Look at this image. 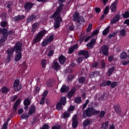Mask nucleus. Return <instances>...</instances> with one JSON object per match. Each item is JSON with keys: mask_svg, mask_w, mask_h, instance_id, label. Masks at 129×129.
<instances>
[{"mask_svg": "<svg viewBox=\"0 0 129 129\" xmlns=\"http://www.w3.org/2000/svg\"><path fill=\"white\" fill-rule=\"evenodd\" d=\"M98 33H99V30H96L92 33L91 37H96L98 35Z\"/></svg>", "mask_w": 129, "mask_h": 129, "instance_id": "32", "label": "nucleus"}, {"mask_svg": "<svg viewBox=\"0 0 129 129\" xmlns=\"http://www.w3.org/2000/svg\"><path fill=\"white\" fill-rule=\"evenodd\" d=\"M54 53V51L53 50H50L48 52V56H52Z\"/></svg>", "mask_w": 129, "mask_h": 129, "instance_id": "62", "label": "nucleus"}, {"mask_svg": "<svg viewBox=\"0 0 129 129\" xmlns=\"http://www.w3.org/2000/svg\"><path fill=\"white\" fill-rule=\"evenodd\" d=\"M41 129H49V125L44 124Z\"/></svg>", "mask_w": 129, "mask_h": 129, "instance_id": "50", "label": "nucleus"}, {"mask_svg": "<svg viewBox=\"0 0 129 129\" xmlns=\"http://www.w3.org/2000/svg\"><path fill=\"white\" fill-rule=\"evenodd\" d=\"M88 103H89V100H87L86 101V102L85 104H84L82 109H84L86 106H87V104H88Z\"/></svg>", "mask_w": 129, "mask_h": 129, "instance_id": "47", "label": "nucleus"}, {"mask_svg": "<svg viewBox=\"0 0 129 129\" xmlns=\"http://www.w3.org/2000/svg\"><path fill=\"white\" fill-rule=\"evenodd\" d=\"M99 111L96 110L93 108H88L87 109L84 111L83 114V117H86V116H91L93 114H98Z\"/></svg>", "mask_w": 129, "mask_h": 129, "instance_id": "3", "label": "nucleus"}, {"mask_svg": "<svg viewBox=\"0 0 129 129\" xmlns=\"http://www.w3.org/2000/svg\"><path fill=\"white\" fill-rule=\"evenodd\" d=\"M47 94H48V91H44V92L42 95V97H44V98H46V96H47Z\"/></svg>", "mask_w": 129, "mask_h": 129, "instance_id": "55", "label": "nucleus"}, {"mask_svg": "<svg viewBox=\"0 0 129 129\" xmlns=\"http://www.w3.org/2000/svg\"><path fill=\"white\" fill-rule=\"evenodd\" d=\"M21 117L23 119H28V118H29V114H23L21 115Z\"/></svg>", "mask_w": 129, "mask_h": 129, "instance_id": "40", "label": "nucleus"}, {"mask_svg": "<svg viewBox=\"0 0 129 129\" xmlns=\"http://www.w3.org/2000/svg\"><path fill=\"white\" fill-rule=\"evenodd\" d=\"M77 23L79 24H82L84 22V18L81 17L77 21Z\"/></svg>", "mask_w": 129, "mask_h": 129, "instance_id": "33", "label": "nucleus"}, {"mask_svg": "<svg viewBox=\"0 0 129 129\" xmlns=\"http://www.w3.org/2000/svg\"><path fill=\"white\" fill-rule=\"evenodd\" d=\"M116 7H117V1H115L110 6V9L112 12L114 13L116 11Z\"/></svg>", "mask_w": 129, "mask_h": 129, "instance_id": "11", "label": "nucleus"}, {"mask_svg": "<svg viewBox=\"0 0 129 129\" xmlns=\"http://www.w3.org/2000/svg\"><path fill=\"white\" fill-rule=\"evenodd\" d=\"M33 6H34V4L30 3H26L24 6V8L25 10H30V9H32L33 7Z\"/></svg>", "mask_w": 129, "mask_h": 129, "instance_id": "19", "label": "nucleus"}, {"mask_svg": "<svg viewBox=\"0 0 129 129\" xmlns=\"http://www.w3.org/2000/svg\"><path fill=\"white\" fill-rule=\"evenodd\" d=\"M105 115V111H102L100 113V117H103Z\"/></svg>", "mask_w": 129, "mask_h": 129, "instance_id": "52", "label": "nucleus"}, {"mask_svg": "<svg viewBox=\"0 0 129 129\" xmlns=\"http://www.w3.org/2000/svg\"><path fill=\"white\" fill-rule=\"evenodd\" d=\"M123 18H124V19H126V18H129V12H125L124 14H123Z\"/></svg>", "mask_w": 129, "mask_h": 129, "instance_id": "44", "label": "nucleus"}, {"mask_svg": "<svg viewBox=\"0 0 129 129\" xmlns=\"http://www.w3.org/2000/svg\"><path fill=\"white\" fill-rule=\"evenodd\" d=\"M7 40V37L2 36L0 40V47L4 45V42Z\"/></svg>", "mask_w": 129, "mask_h": 129, "instance_id": "27", "label": "nucleus"}, {"mask_svg": "<svg viewBox=\"0 0 129 129\" xmlns=\"http://www.w3.org/2000/svg\"><path fill=\"white\" fill-rule=\"evenodd\" d=\"M59 102H60V103L61 104H62V105H65L66 104V102H67L66 97H65L64 96L61 97Z\"/></svg>", "mask_w": 129, "mask_h": 129, "instance_id": "24", "label": "nucleus"}, {"mask_svg": "<svg viewBox=\"0 0 129 129\" xmlns=\"http://www.w3.org/2000/svg\"><path fill=\"white\" fill-rule=\"evenodd\" d=\"M48 44H49V42H48V41L46 40H44L42 41L41 43V46L42 47H46Z\"/></svg>", "mask_w": 129, "mask_h": 129, "instance_id": "35", "label": "nucleus"}, {"mask_svg": "<svg viewBox=\"0 0 129 129\" xmlns=\"http://www.w3.org/2000/svg\"><path fill=\"white\" fill-rule=\"evenodd\" d=\"M109 10V8H108V7H106L104 11V14L107 15V14L108 13Z\"/></svg>", "mask_w": 129, "mask_h": 129, "instance_id": "46", "label": "nucleus"}, {"mask_svg": "<svg viewBox=\"0 0 129 129\" xmlns=\"http://www.w3.org/2000/svg\"><path fill=\"white\" fill-rule=\"evenodd\" d=\"M61 11H62V7H58L56 12L51 16V18L54 19L55 21V23L54 24L55 29H58L60 26V22H62V18H61V16H60Z\"/></svg>", "mask_w": 129, "mask_h": 129, "instance_id": "2", "label": "nucleus"}, {"mask_svg": "<svg viewBox=\"0 0 129 129\" xmlns=\"http://www.w3.org/2000/svg\"><path fill=\"white\" fill-rule=\"evenodd\" d=\"M58 61L60 64L63 65V64H64V63H65V61H66V57H65V56H64L63 55H61L58 57Z\"/></svg>", "mask_w": 129, "mask_h": 129, "instance_id": "14", "label": "nucleus"}, {"mask_svg": "<svg viewBox=\"0 0 129 129\" xmlns=\"http://www.w3.org/2000/svg\"><path fill=\"white\" fill-rule=\"evenodd\" d=\"M45 98L44 97H42L41 99V100L40 102V104H44L45 103Z\"/></svg>", "mask_w": 129, "mask_h": 129, "instance_id": "58", "label": "nucleus"}, {"mask_svg": "<svg viewBox=\"0 0 129 129\" xmlns=\"http://www.w3.org/2000/svg\"><path fill=\"white\" fill-rule=\"evenodd\" d=\"M61 128V126H60V125H57L55 126H53L51 129H60Z\"/></svg>", "mask_w": 129, "mask_h": 129, "instance_id": "53", "label": "nucleus"}, {"mask_svg": "<svg viewBox=\"0 0 129 129\" xmlns=\"http://www.w3.org/2000/svg\"><path fill=\"white\" fill-rule=\"evenodd\" d=\"M36 17L34 15H32L28 18V22H32L34 19H35Z\"/></svg>", "mask_w": 129, "mask_h": 129, "instance_id": "45", "label": "nucleus"}, {"mask_svg": "<svg viewBox=\"0 0 129 129\" xmlns=\"http://www.w3.org/2000/svg\"><path fill=\"white\" fill-rule=\"evenodd\" d=\"M8 128V122L4 123L2 129H7Z\"/></svg>", "mask_w": 129, "mask_h": 129, "instance_id": "51", "label": "nucleus"}, {"mask_svg": "<svg viewBox=\"0 0 129 129\" xmlns=\"http://www.w3.org/2000/svg\"><path fill=\"white\" fill-rule=\"evenodd\" d=\"M124 24L125 25H127V26H129V19H126L124 21Z\"/></svg>", "mask_w": 129, "mask_h": 129, "instance_id": "59", "label": "nucleus"}, {"mask_svg": "<svg viewBox=\"0 0 129 129\" xmlns=\"http://www.w3.org/2000/svg\"><path fill=\"white\" fill-rule=\"evenodd\" d=\"M15 49L16 53H19L16 54L15 61H20V60L22 59V53L20 52L22 50V43H18L15 45L14 48H9L7 50V53L8 55V60H9V61L11 60V57L13 56L14 52H15Z\"/></svg>", "mask_w": 129, "mask_h": 129, "instance_id": "1", "label": "nucleus"}, {"mask_svg": "<svg viewBox=\"0 0 129 129\" xmlns=\"http://www.w3.org/2000/svg\"><path fill=\"white\" fill-rule=\"evenodd\" d=\"M120 34L121 36H122V37H124L126 35V31L124 30V29H122L120 31Z\"/></svg>", "mask_w": 129, "mask_h": 129, "instance_id": "42", "label": "nucleus"}, {"mask_svg": "<svg viewBox=\"0 0 129 129\" xmlns=\"http://www.w3.org/2000/svg\"><path fill=\"white\" fill-rule=\"evenodd\" d=\"M60 91L61 93H64V92H67L68 91H69V87L66 86V85H63L60 89Z\"/></svg>", "mask_w": 129, "mask_h": 129, "instance_id": "16", "label": "nucleus"}, {"mask_svg": "<svg viewBox=\"0 0 129 129\" xmlns=\"http://www.w3.org/2000/svg\"><path fill=\"white\" fill-rule=\"evenodd\" d=\"M24 112V110L23 109H19L18 110V114H22Z\"/></svg>", "mask_w": 129, "mask_h": 129, "instance_id": "61", "label": "nucleus"}, {"mask_svg": "<svg viewBox=\"0 0 129 129\" xmlns=\"http://www.w3.org/2000/svg\"><path fill=\"white\" fill-rule=\"evenodd\" d=\"M109 129H115V127H114V125H113V124H112L109 126Z\"/></svg>", "mask_w": 129, "mask_h": 129, "instance_id": "64", "label": "nucleus"}, {"mask_svg": "<svg viewBox=\"0 0 129 129\" xmlns=\"http://www.w3.org/2000/svg\"><path fill=\"white\" fill-rule=\"evenodd\" d=\"M47 42H49V43L54 40V35H51L49 36V37L46 39Z\"/></svg>", "mask_w": 129, "mask_h": 129, "instance_id": "34", "label": "nucleus"}, {"mask_svg": "<svg viewBox=\"0 0 129 129\" xmlns=\"http://www.w3.org/2000/svg\"><path fill=\"white\" fill-rule=\"evenodd\" d=\"M116 86H117V83L114 82L111 84V88H114V87H116Z\"/></svg>", "mask_w": 129, "mask_h": 129, "instance_id": "48", "label": "nucleus"}, {"mask_svg": "<svg viewBox=\"0 0 129 129\" xmlns=\"http://www.w3.org/2000/svg\"><path fill=\"white\" fill-rule=\"evenodd\" d=\"M78 47V44H75L73 46L71 47L69 49V54H72L73 52H74V50L76 49H77V47Z\"/></svg>", "mask_w": 129, "mask_h": 129, "instance_id": "17", "label": "nucleus"}, {"mask_svg": "<svg viewBox=\"0 0 129 129\" xmlns=\"http://www.w3.org/2000/svg\"><path fill=\"white\" fill-rule=\"evenodd\" d=\"M79 18V13L78 12H75L73 16V20L75 21H77L78 19Z\"/></svg>", "mask_w": 129, "mask_h": 129, "instance_id": "21", "label": "nucleus"}, {"mask_svg": "<svg viewBox=\"0 0 129 129\" xmlns=\"http://www.w3.org/2000/svg\"><path fill=\"white\" fill-rule=\"evenodd\" d=\"M74 93H75V89H73L71 90L68 94L69 98H71V97H72V96H73V95H74Z\"/></svg>", "mask_w": 129, "mask_h": 129, "instance_id": "23", "label": "nucleus"}, {"mask_svg": "<svg viewBox=\"0 0 129 129\" xmlns=\"http://www.w3.org/2000/svg\"><path fill=\"white\" fill-rule=\"evenodd\" d=\"M36 112V107L34 105H31L29 109V112L28 114L29 115H32V114H34Z\"/></svg>", "mask_w": 129, "mask_h": 129, "instance_id": "9", "label": "nucleus"}, {"mask_svg": "<svg viewBox=\"0 0 129 129\" xmlns=\"http://www.w3.org/2000/svg\"><path fill=\"white\" fill-rule=\"evenodd\" d=\"M20 103H21V99H18L15 102L14 105V109H15V110H16L17 107H18V105H19V104H20Z\"/></svg>", "mask_w": 129, "mask_h": 129, "instance_id": "25", "label": "nucleus"}, {"mask_svg": "<svg viewBox=\"0 0 129 129\" xmlns=\"http://www.w3.org/2000/svg\"><path fill=\"white\" fill-rule=\"evenodd\" d=\"M95 39H92L90 43H88L87 44V47L88 49H92V48H93V46H94V44H95Z\"/></svg>", "mask_w": 129, "mask_h": 129, "instance_id": "13", "label": "nucleus"}, {"mask_svg": "<svg viewBox=\"0 0 129 129\" xmlns=\"http://www.w3.org/2000/svg\"><path fill=\"white\" fill-rule=\"evenodd\" d=\"M24 105H26V106L30 105V104H31V102H30V100L28 99H26L24 100Z\"/></svg>", "mask_w": 129, "mask_h": 129, "instance_id": "38", "label": "nucleus"}, {"mask_svg": "<svg viewBox=\"0 0 129 129\" xmlns=\"http://www.w3.org/2000/svg\"><path fill=\"white\" fill-rule=\"evenodd\" d=\"M109 122L108 121H106L103 122L101 124V129H108Z\"/></svg>", "mask_w": 129, "mask_h": 129, "instance_id": "20", "label": "nucleus"}, {"mask_svg": "<svg viewBox=\"0 0 129 129\" xmlns=\"http://www.w3.org/2000/svg\"><path fill=\"white\" fill-rule=\"evenodd\" d=\"M114 70H115V68H114V67H112V68L109 69L108 72L109 76H110V75H111V74H112V72H113V71H114Z\"/></svg>", "mask_w": 129, "mask_h": 129, "instance_id": "36", "label": "nucleus"}, {"mask_svg": "<svg viewBox=\"0 0 129 129\" xmlns=\"http://www.w3.org/2000/svg\"><path fill=\"white\" fill-rule=\"evenodd\" d=\"M113 60V56H111L108 57L109 62H111Z\"/></svg>", "mask_w": 129, "mask_h": 129, "instance_id": "63", "label": "nucleus"}, {"mask_svg": "<svg viewBox=\"0 0 129 129\" xmlns=\"http://www.w3.org/2000/svg\"><path fill=\"white\" fill-rule=\"evenodd\" d=\"M83 60V58L81 57H80L77 59V61L78 63H81V62H82Z\"/></svg>", "mask_w": 129, "mask_h": 129, "instance_id": "54", "label": "nucleus"}, {"mask_svg": "<svg viewBox=\"0 0 129 129\" xmlns=\"http://www.w3.org/2000/svg\"><path fill=\"white\" fill-rule=\"evenodd\" d=\"M74 109H75L74 106H71L68 109V110H69L68 111H69H69H73V110H74Z\"/></svg>", "mask_w": 129, "mask_h": 129, "instance_id": "56", "label": "nucleus"}, {"mask_svg": "<svg viewBox=\"0 0 129 129\" xmlns=\"http://www.w3.org/2000/svg\"><path fill=\"white\" fill-rule=\"evenodd\" d=\"M109 29H110V27H108L103 31V33H102L103 36H106V35L108 34V32L109 31Z\"/></svg>", "mask_w": 129, "mask_h": 129, "instance_id": "28", "label": "nucleus"}, {"mask_svg": "<svg viewBox=\"0 0 129 129\" xmlns=\"http://www.w3.org/2000/svg\"><path fill=\"white\" fill-rule=\"evenodd\" d=\"M14 87L16 91H19L22 89V87L20 85V81L19 80H16L14 83Z\"/></svg>", "mask_w": 129, "mask_h": 129, "instance_id": "6", "label": "nucleus"}, {"mask_svg": "<svg viewBox=\"0 0 129 129\" xmlns=\"http://www.w3.org/2000/svg\"><path fill=\"white\" fill-rule=\"evenodd\" d=\"M119 20V16L115 15L113 19L111 20V24H115Z\"/></svg>", "mask_w": 129, "mask_h": 129, "instance_id": "15", "label": "nucleus"}, {"mask_svg": "<svg viewBox=\"0 0 129 129\" xmlns=\"http://www.w3.org/2000/svg\"><path fill=\"white\" fill-rule=\"evenodd\" d=\"M79 55H84L85 58H88L89 57V54L87 50H81L79 52Z\"/></svg>", "mask_w": 129, "mask_h": 129, "instance_id": "12", "label": "nucleus"}, {"mask_svg": "<svg viewBox=\"0 0 129 129\" xmlns=\"http://www.w3.org/2000/svg\"><path fill=\"white\" fill-rule=\"evenodd\" d=\"M52 68L54 70H56V71L58 70H60V67L59 63L56 61H53L52 63Z\"/></svg>", "mask_w": 129, "mask_h": 129, "instance_id": "10", "label": "nucleus"}, {"mask_svg": "<svg viewBox=\"0 0 129 129\" xmlns=\"http://www.w3.org/2000/svg\"><path fill=\"white\" fill-rule=\"evenodd\" d=\"M90 123H91V121L89 119H86L83 122V126L85 128L88 125H90Z\"/></svg>", "mask_w": 129, "mask_h": 129, "instance_id": "18", "label": "nucleus"}, {"mask_svg": "<svg viewBox=\"0 0 129 129\" xmlns=\"http://www.w3.org/2000/svg\"><path fill=\"white\" fill-rule=\"evenodd\" d=\"M39 24L38 23H34L33 25H32V32H34L36 31V28H37V27H38Z\"/></svg>", "mask_w": 129, "mask_h": 129, "instance_id": "39", "label": "nucleus"}, {"mask_svg": "<svg viewBox=\"0 0 129 129\" xmlns=\"http://www.w3.org/2000/svg\"><path fill=\"white\" fill-rule=\"evenodd\" d=\"M95 11L96 13H97L98 14L100 12V8H96L95 9Z\"/></svg>", "mask_w": 129, "mask_h": 129, "instance_id": "60", "label": "nucleus"}, {"mask_svg": "<svg viewBox=\"0 0 129 129\" xmlns=\"http://www.w3.org/2000/svg\"><path fill=\"white\" fill-rule=\"evenodd\" d=\"M72 126L74 128H76L78 126V121L77 120V115H74L72 118Z\"/></svg>", "mask_w": 129, "mask_h": 129, "instance_id": "7", "label": "nucleus"}, {"mask_svg": "<svg viewBox=\"0 0 129 129\" xmlns=\"http://www.w3.org/2000/svg\"><path fill=\"white\" fill-rule=\"evenodd\" d=\"M46 34H47V31L45 30L40 31L34 38L32 44H36V43L40 42V41L43 39V37L45 36Z\"/></svg>", "mask_w": 129, "mask_h": 129, "instance_id": "4", "label": "nucleus"}, {"mask_svg": "<svg viewBox=\"0 0 129 129\" xmlns=\"http://www.w3.org/2000/svg\"><path fill=\"white\" fill-rule=\"evenodd\" d=\"M23 19H25V16L24 15H22L21 16H18L14 18L15 21H19V20H23Z\"/></svg>", "mask_w": 129, "mask_h": 129, "instance_id": "31", "label": "nucleus"}, {"mask_svg": "<svg viewBox=\"0 0 129 129\" xmlns=\"http://www.w3.org/2000/svg\"><path fill=\"white\" fill-rule=\"evenodd\" d=\"M85 78L84 77H81L79 79L78 82L79 83H84V82H85Z\"/></svg>", "mask_w": 129, "mask_h": 129, "instance_id": "37", "label": "nucleus"}, {"mask_svg": "<svg viewBox=\"0 0 129 129\" xmlns=\"http://www.w3.org/2000/svg\"><path fill=\"white\" fill-rule=\"evenodd\" d=\"M8 24V23L6 22H2L1 23V26L4 27H6V26H7V25Z\"/></svg>", "mask_w": 129, "mask_h": 129, "instance_id": "57", "label": "nucleus"}, {"mask_svg": "<svg viewBox=\"0 0 129 129\" xmlns=\"http://www.w3.org/2000/svg\"><path fill=\"white\" fill-rule=\"evenodd\" d=\"M100 53L107 56L108 55V47L107 45H103L100 50Z\"/></svg>", "mask_w": 129, "mask_h": 129, "instance_id": "5", "label": "nucleus"}, {"mask_svg": "<svg viewBox=\"0 0 129 129\" xmlns=\"http://www.w3.org/2000/svg\"><path fill=\"white\" fill-rule=\"evenodd\" d=\"M10 91V89L7 88V87H3L2 88V93H7V92H9Z\"/></svg>", "mask_w": 129, "mask_h": 129, "instance_id": "30", "label": "nucleus"}, {"mask_svg": "<svg viewBox=\"0 0 129 129\" xmlns=\"http://www.w3.org/2000/svg\"><path fill=\"white\" fill-rule=\"evenodd\" d=\"M92 29V24H89L87 29V32H90Z\"/></svg>", "mask_w": 129, "mask_h": 129, "instance_id": "49", "label": "nucleus"}, {"mask_svg": "<svg viewBox=\"0 0 129 129\" xmlns=\"http://www.w3.org/2000/svg\"><path fill=\"white\" fill-rule=\"evenodd\" d=\"M2 34L3 35V37H6V39H8V35H12V34H14V32L12 31H10L8 33V29L3 28L2 30Z\"/></svg>", "mask_w": 129, "mask_h": 129, "instance_id": "8", "label": "nucleus"}, {"mask_svg": "<svg viewBox=\"0 0 129 129\" xmlns=\"http://www.w3.org/2000/svg\"><path fill=\"white\" fill-rule=\"evenodd\" d=\"M62 105H63V104L61 103V102H57L56 107V109L57 110H61V109H63V107H62Z\"/></svg>", "mask_w": 129, "mask_h": 129, "instance_id": "22", "label": "nucleus"}, {"mask_svg": "<svg viewBox=\"0 0 129 129\" xmlns=\"http://www.w3.org/2000/svg\"><path fill=\"white\" fill-rule=\"evenodd\" d=\"M46 64H47V60L46 59H43L41 61V64L43 68H45V67H46Z\"/></svg>", "mask_w": 129, "mask_h": 129, "instance_id": "41", "label": "nucleus"}, {"mask_svg": "<svg viewBox=\"0 0 129 129\" xmlns=\"http://www.w3.org/2000/svg\"><path fill=\"white\" fill-rule=\"evenodd\" d=\"M120 57L121 59H126L127 58V54L125 52H123L120 54Z\"/></svg>", "mask_w": 129, "mask_h": 129, "instance_id": "29", "label": "nucleus"}, {"mask_svg": "<svg viewBox=\"0 0 129 129\" xmlns=\"http://www.w3.org/2000/svg\"><path fill=\"white\" fill-rule=\"evenodd\" d=\"M63 118H68L70 116V112L69 111H66L63 114Z\"/></svg>", "mask_w": 129, "mask_h": 129, "instance_id": "26", "label": "nucleus"}, {"mask_svg": "<svg viewBox=\"0 0 129 129\" xmlns=\"http://www.w3.org/2000/svg\"><path fill=\"white\" fill-rule=\"evenodd\" d=\"M75 102L76 103H80L81 102V98L80 97H77L75 99Z\"/></svg>", "mask_w": 129, "mask_h": 129, "instance_id": "43", "label": "nucleus"}]
</instances>
